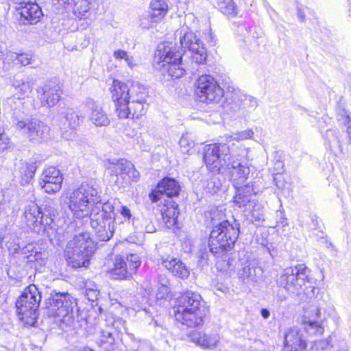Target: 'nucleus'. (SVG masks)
Returning a JSON list of instances; mask_svg holds the SVG:
<instances>
[{"label": "nucleus", "mask_w": 351, "mask_h": 351, "mask_svg": "<svg viewBox=\"0 0 351 351\" xmlns=\"http://www.w3.org/2000/svg\"><path fill=\"white\" fill-rule=\"evenodd\" d=\"M112 275L119 278H125L130 274L129 267H128L125 261L121 257H117L115 259L114 267L111 271Z\"/></svg>", "instance_id": "38"}, {"label": "nucleus", "mask_w": 351, "mask_h": 351, "mask_svg": "<svg viewBox=\"0 0 351 351\" xmlns=\"http://www.w3.org/2000/svg\"><path fill=\"white\" fill-rule=\"evenodd\" d=\"M261 313L264 319H267L270 315V313L267 308H263Z\"/></svg>", "instance_id": "61"}, {"label": "nucleus", "mask_w": 351, "mask_h": 351, "mask_svg": "<svg viewBox=\"0 0 351 351\" xmlns=\"http://www.w3.org/2000/svg\"><path fill=\"white\" fill-rule=\"evenodd\" d=\"M298 17L300 18V19L302 21H304V14L300 12V10H299L298 12Z\"/></svg>", "instance_id": "63"}, {"label": "nucleus", "mask_w": 351, "mask_h": 351, "mask_svg": "<svg viewBox=\"0 0 351 351\" xmlns=\"http://www.w3.org/2000/svg\"><path fill=\"white\" fill-rule=\"evenodd\" d=\"M158 282L163 287H166L167 284L168 283V280L166 278V277H160L158 279Z\"/></svg>", "instance_id": "62"}, {"label": "nucleus", "mask_w": 351, "mask_h": 351, "mask_svg": "<svg viewBox=\"0 0 351 351\" xmlns=\"http://www.w3.org/2000/svg\"><path fill=\"white\" fill-rule=\"evenodd\" d=\"M113 56L116 60H123L130 69H134L136 63L133 57L130 56L128 51L118 49L114 51Z\"/></svg>", "instance_id": "43"}, {"label": "nucleus", "mask_w": 351, "mask_h": 351, "mask_svg": "<svg viewBox=\"0 0 351 351\" xmlns=\"http://www.w3.org/2000/svg\"><path fill=\"white\" fill-rule=\"evenodd\" d=\"M242 266V268L239 270L238 276L243 283L252 285L260 279L262 270L260 267H256L254 263L246 261Z\"/></svg>", "instance_id": "27"}, {"label": "nucleus", "mask_w": 351, "mask_h": 351, "mask_svg": "<svg viewBox=\"0 0 351 351\" xmlns=\"http://www.w3.org/2000/svg\"><path fill=\"white\" fill-rule=\"evenodd\" d=\"M338 114L342 117V119L344 123H351L350 114L349 110L346 108L339 109L338 111Z\"/></svg>", "instance_id": "55"}, {"label": "nucleus", "mask_w": 351, "mask_h": 351, "mask_svg": "<svg viewBox=\"0 0 351 351\" xmlns=\"http://www.w3.org/2000/svg\"><path fill=\"white\" fill-rule=\"evenodd\" d=\"M23 219L27 226L38 234L45 232H48V228H51V223L53 222L51 217H46L44 219V216L40 212L39 206L34 202H32L25 206Z\"/></svg>", "instance_id": "13"}, {"label": "nucleus", "mask_w": 351, "mask_h": 351, "mask_svg": "<svg viewBox=\"0 0 351 351\" xmlns=\"http://www.w3.org/2000/svg\"><path fill=\"white\" fill-rule=\"evenodd\" d=\"M150 12L158 23H160L167 15L169 6L163 0H152L149 5Z\"/></svg>", "instance_id": "34"}, {"label": "nucleus", "mask_w": 351, "mask_h": 351, "mask_svg": "<svg viewBox=\"0 0 351 351\" xmlns=\"http://www.w3.org/2000/svg\"><path fill=\"white\" fill-rule=\"evenodd\" d=\"M138 24L141 28L149 29L156 27L158 23L153 18V16L149 13L140 16Z\"/></svg>", "instance_id": "44"}, {"label": "nucleus", "mask_w": 351, "mask_h": 351, "mask_svg": "<svg viewBox=\"0 0 351 351\" xmlns=\"http://www.w3.org/2000/svg\"><path fill=\"white\" fill-rule=\"evenodd\" d=\"M239 225L236 221L230 223L224 220L215 226L210 234V250L214 254H223L231 249L237 240Z\"/></svg>", "instance_id": "5"}, {"label": "nucleus", "mask_w": 351, "mask_h": 351, "mask_svg": "<svg viewBox=\"0 0 351 351\" xmlns=\"http://www.w3.org/2000/svg\"><path fill=\"white\" fill-rule=\"evenodd\" d=\"M234 144L214 143L205 147L204 160L207 168L213 172L219 173L224 170L228 157L234 149Z\"/></svg>", "instance_id": "11"}, {"label": "nucleus", "mask_w": 351, "mask_h": 351, "mask_svg": "<svg viewBox=\"0 0 351 351\" xmlns=\"http://www.w3.org/2000/svg\"><path fill=\"white\" fill-rule=\"evenodd\" d=\"M74 299L66 293H58L51 295L46 302L47 314L56 322L69 325L73 320Z\"/></svg>", "instance_id": "7"}, {"label": "nucleus", "mask_w": 351, "mask_h": 351, "mask_svg": "<svg viewBox=\"0 0 351 351\" xmlns=\"http://www.w3.org/2000/svg\"><path fill=\"white\" fill-rule=\"evenodd\" d=\"M12 86L14 88V95L8 99V104L12 106L15 99L21 101L26 98L33 89V83L27 76L16 75L14 77ZM21 104V101H19Z\"/></svg>", "instance_id": "20"}, {"label": "nucleus", "mask_w": 351, "mask_h": 351, "mask_svg": "<svg viewBox=\"0 0 351 351\" xmlns=\"http://www.w3.org/2000/svg\"><path fill=\"white\" fill-rule=\"evenodd\" d=\"M217 5L220 12L224 15L234 17L238 14L233 0H217Z\"/></svg>", "instance_id": "39"}, {"label": "nucleus", "mask_w": 351, "mask_h": 351, "mask_svg": "<svg viewBox=\"0 0 351 351\" xmlns=\"http://www.w3.org/2000/svg\"><path fill=\"white\" fill-rule=\"evenodd\" d=\"M38 93L41 104L48 108L56 105L62 94L60 85L53 81L47 82Z\"/></svg>", "instance_id": "18"}, {"label": "nucleus", "mask_w": 351, "mask_h": 351, "mask_svg": "<svg viewBox=\"0 0 351 351\" xmlns=\"http://www.w3.org/2000/svg\"><path fill=\"white\" fill-rule=\"evenodd\" d=\"M125 262L128 267H129L130 274L136 272L141 263L139 256L136 254H130L128 255Z\"/></svg>", "instance_id": "48"}, {"label": "nucleus", "mask_w": 351, "mask_h": 351, "mask_svg": "<svg viewBox=\"0 0 351 351\" xmlns=\"http://www.w3.org/2000/svg\"><path fill=\"white\" fill-rule=\"evenodd\" d=\"M12 123L18 132L35 143L46 138L49 132L47 125L35 119L13 117Z\"/></svg>", "instance_id": "12"}, {"label": "nucleus", "mask_w": 351, "mask_h": 351, "mask_svg": "<svg viewBox=\"0 0 351 351\" xmlns=\"http://www.w3.org/2000/svg\"><path fill=\"white\" fill-rule=\"evenodd\" d=\"M208 189H210V192L212 193H217V191L219 190V186H215L214 182L213 181H210L208 183Z\"/></svg>", "instance_id": "58"}, {"label": "nucleus", "mask_w": 351, "mask_h": 351, "mask_svg": "<svg viewBox=\"0 0 351 351\" xmlns=\"http://www.w3.org/2000/svg\"><path fill=\"white\" fill-rule=\"evenodd\" d=\"M63 123L61 127L63 138L69 140L75 137L74 130L79 126L80 119L75 112L69 110L63 113Z\"/></svg>", "instance_id": "26"}, {"label": "nucleus", "mask_w": 351, "mask_h": 351, "mask_svg": "<svg viewBox=\"0 0 351 351\" xmlns=\"http://www.w3.org/2000/svg\"><path fill=\"white\" fill-rule=\"evenodd\" d=\"M181 152L189 154L194 147L195 143L189 134L183 135L179 142Z\"/></svg>", "instance_id": "46"}, {"label": "nucleus", "mask_w": 351, "mask_h": 351, "mask_svg": "<svg viewBox=\"0 0 351 351\" xmlns=\"http://www.w3.org/2000/svg\"><path fill=\"white\" fill-rule=\"evenodd\" d=\"M344 125L346 127V133L348 134V137L351 141V123H344Z\"/></svg>", "instance_id": "60"}, {"label": "nucleus", "mask_w": 351, "mask_h": 351, "mask_svg": "<svg viewBox=\"0 0 351 351\" xmlns=\"http://www.w3.org/2000/svg\"><path fill=\"white\" fill-rule=\"evenodd\" d=\"M186 22L192 21L194 25H197L198 20L193 14H188L186 15Z\"/></svg>", "instance_id": "57"}, {"label": "nucleus", "mask_w": 351, "mask_h": 351, "mask_svg": "<svg viewBox=\"0 0 351 351\" xmlns=\"http://www.w3.org/2000/svg\"><path fill=\"white\" fill-rule=\"evenodd\" d=\"M88 106V119L90 123L96 127H107L110 121L103 107L94 101Z\"/></svg>", "instance_id": "29"}, {"label": "nucleus", "mask_w": 351, "mask_h": 351, "mask_svg": "<svg viewBox=\"0 0 351 351\" xmlns=\"http://www.w3.org/2000/svg\"><path fill=\"white\" fill-rule=\"evenodd\" d=\"M125 324L124 319L112 314H109L105 320V326L114 328L118 334L125 332L132 339H134V335L128 332Z\"/></svg>", "instance_id": "33"}, {"label": "nucleus", "mask_w": 351, "mask_h": 351, "mask_svg": "<svg viewBox=\"0 0 351 351\" xmlns=\"http://www.w3.org/2000/svg\"><path fill=\"white\" fill-rule=\"evenodd\" d=\"M60 5L66 10L72 12L78 19H86L89 15L90 9L88 0H58Z\"/></svg>", "instance_id": "25"}, {"label": "nucleus", "mask_w": 351, "mask_h": 351, "mask_svg": "<svg viewBox=\"0 0 351 351\" xmlns=\"http://www.w3.org/2000/svg\"><path fill=\"white\" fill-rule=\"evenodd\" d=\"M132 96L127 103L118 108L117 114L120 119H140L147 110L146 92L144 86L138 83L132 84Z\"/></svg>", "instance_id": "9"}, {"label": "nucleus", "mask_w": 351, "mask_h": 351, "mask_svg": "<svg viewBox=\"0 0 351 351\" xmlns=\"http://www.w3.org/2000/svg\"><path fill=\"white\" fill-rule=\"evenodd\" d=\"M121 214L125 221H130L132 217V213L130 209L124 205H121L120 208L117 210Z\"/></svg>", "instance_id": "51"}, {"label": "nucleus", "mask_w": 351, "mask_h": 351, "mask_svg": "<svg viewBox=\"0 0 351 351\" xmlns=\"http://www.w3.org/2000/svg\"><path fill=\"white\" fill-rule=\"evenodd\" d=\"M238 151L232 150L228 157L226 166L222 173L228 176L234 187L242 185L248 178L251 173V165L243 160L246 150L244 148L237 147Z\"/></svg>", "instance_id": "8"}, {"label": "nucleus", "mask_w": 351, "mask_h": 351, "mask_svg": "<svg viewBox=\"0 0 351 351\" xmlns=\"http://www.w3.org/2000/svg\"><path fill=\"white\" fill-rule=\"evenodd\" d=\"M161 212L162 219L168 228L177 225L179 215L177 204L171 202L166 208H162Z\"/></svg>", "instance_id": "35"}, {"label": "nucleus", "mask_w": 351, "mask_h": 351, "mask_svg": "<svg viewBox=\"0 0 351 351\" xmlns=\"http://www.w3.org/2000/svg\"><path fill=\"white\" fill-rule=\"evenodd\" d=\"M63 177L60 170L55 167L45 169L40 177L39 185L48 194H54L62 188Z\"/></svg>", "instance_id": "16"}, {"label": "nucleus", "mask_w": 351, "mask_h": 351, "mask_svg": "<svg viewBox=\"0 0 351 351\" xmlns=\"http://www.w3.org/2000/svg\"><path fill=\"white\" fill-rule=\"evenodd\" d=\"M96 249L89 232H81L71 240L64 250L68 264L73 267H87Z\"/></svg>", "instance_id": "4"}, {"label": "nucleus", "mask_w": 351, "mask_h": 351, "mask_svg": "<svg viewBox=\"0 0 351 351\" xmlns=\"http://www.w3.org/2000/svg\"><path fill=\"white\" fill-rule=\"evenodd\" d=\"M10 3L15 5V6H19L23 5L27 0H8Z\"/></svg>", "instance_id": "59"}, {"label": "nucleus", "mask_w": 351, "mask_h": 351, "mask_svg": "<svg viewBox=\"0 0 351 351\" xmlns=\"http://www.w3.org/2000/svg\"><path fill=\"white\" fill-rule=\"evenodd\" d=\"M75 219L89 217L90 226L100 241H108L114 232V207L120 204L113 199L101 203L97 186L82 183L66 194L64 201Z\"/></svg>", "instance_id": "1"}, {"label": "nucleus", "mask_w": 351, "mask_h": 351, "mask_svg": "<svg viewBox=\"0 0 351 351\" xmlns=\"http://www.w3.org/2000/svg\"><path fill=\"white\" fill-rule=\"evenodd\" d=\"M186 337L189 341L204 349L214 348L220 341V336L218 333L206 334L197 330L189 332Z\"/></svg>", "instance_id": "19"}, {"label": "nucleus", "mask_w": 351, "mask_h": 351, "mask_svg": "<svg viewBox=\"0 0 351 351\" xmlns=\"http://www.w3.org/2000/svg\"><path fill=\"white\" fill-rule=\"evenodd\" d=\"M12 147V143L9 137L4 132L3 130L0 128V152L10 149Z\"/></svg>", "instance_id": "49"}, {"label": "nucleus", "mask_w": 351, "mask_h": 351, "mask_svg": "<svg viewBox=\"0 0 351 351\" xmlns=\"http://www.w3.org/2000/svg\"><path fill=\"white\" fill-rule=\"evenodd\" d=\"M208 311L207 308H174V316L182 324L189 327H196L203 324Z\"/></svg>", "instance_id": "15"}, {"label": "nucleus", "mask_w": 351, "mask_h": 351, "mask_svg": "<svg viewBox=\"0 0 351 351\" xmlns=\"http://www.w3.org/2000/svg\"><path fill=\"white\" fill-rule=\"evenodd\" d=\"M174 308H207L201 295L197 293L188 291L182 294L177 300V304Z\"/></svg>", "instance_id": "30"}, {"label": "nucleus", "mask_w": 351, "mask_h": 351, "mask_svg": "<svg viewBox=\"0 0 351 351\" xmlns=\"http://www.w3.org/2000/svg\"><path fill=\"white\" fill-rule=\"evenodd\" d=\"M19 53L14 51H8L6 53L5 61L8 63H12L14 64H19Z\"/></svg>", "instance_id": "53"}, {"label": "nucleus", "mask_w": 351, "mask_h": 351, "mask_svg": "<svg viewBox=\"0 0 351 351\" xmlns=\"http://www.w3.org/2000/svg\"><path fill=\"white\" fill-rule=\"evenodd\" d=\"M132 85L128 84L117 80H114L110 87L112 98L115 103L116 111L120 108L132 96Z\"/></svg>", "instance_id": "23"}, {"label": "nucleus", "mask_w": 351, "mask_h": 351, "mask_svg": "<svg viewBox=\"0 0 351 351\" xmlns=\"http://www.w3.org/2000/svg\"><path fill=\"white\" fill-rule=\"evenodd\" d=\"M36 171V166L34 163L20 162L19 172L21 178V184H25L29 183L34 178Z\"/></svg>", "instance_id": "36"}, {"label": "nucleus", "mask_w": 351, "mask_h": 351, "mask_svg": "<svg viewBox=\"0 0 351 351\" xmlns=\"http://www.w3.org/2000/svg\"><path fill=\"white\" fill-rule=\"evenodd\" d=\"M32 56L27 53H19V64L26 66L32 62Z\"/></svg>", "instance_id": "52"}, {"label": "nucleus", "mask_w": 351, "mask_h": 351, "mask_svg": "<svg viewBox=\"0 0 351 351\" xmlns=\"http://www.w3.org/2000/svg\"><path fill=\"white\" fill-rule=\"evenodd\" d=\"M109 328H110L106 326V328H100L99 330L100 346L108 351H110L113 349L115 341L114 337L112 332L109 330Z\"/></svg>", "instance_id": "37"}, {"label": "nucleus", "mask_w": 351, "mask_h": 351, "mask_svg": "<svg viewBox=\"0 0 351 351\" xmlns=\"http://www.w3.org/2000/svg\"><path fill=\"white\" fill-rule=\"evenodd\" d=\"M17 12L24 20L30 24L36 23L43 16V12L37 3L31 1L25 2L23 5L15 6Z\"/></svg>", "instance_id": "28"}, {"label": "nucleus", "mask_w": 351, "mask_h": 351, "mask_svg": "<svg viewBox=\"0 0 351 351\" xmlns=\"http://www.w3.org/2000/svg\"><path fill=\"white\" fill-rule=\"evenodd\" d=\"M237 190L234 197V204L239 208H243V210L250 207L251 197L254 195L259 193L261 191L254 186L252 183H247L244 186L240 185L234 187ZM250 209V208H248Z\"/></svg>", "instance_id": "22"}, {"label": "nucleus", "mask_w": 351, "mask_h": 351, "mask_svg": "<svg viewBox=\"0 0 351 351\" xmlns=\"http://www.w3.org/2000/svg\"><path fill=\"white\" fill-rule=\"evenodd\" d=\"M108 169L112 176V180L117 184L120 183L121 179L136 181L139 176L134 165L125 159L109 161Z\"/></svg>", "instance_id": "14"}, {"label": "nucleus", "mask_w": 351, "mask_h": 351, "mask_svg": "<svg viewBox=\"0 0 351 351\" xmlns=\"http://www.w3.org/2000/svg\"><path fill=\"white\" fill-rule=\"evenodd\" d=\"M321 310L317 307H313L308 317H305L306 329L311 334L322 335L324 328L319 322Z\"/></svg>", "instance_id": "31"}, {"label": "nucleus", "mask_w": 351, "mask_h": 351, "mask_svg": "<svg viewBox=\"0 0 351 351\" xmlns=\"http://www.w3.org/2000/svg\"><path fill=\"white\" fill-rule=\"evenodd\" d=\"M40 300V292L34 285L27 287L19 298L16 302V312L24 324L32 326L36 324Z\"/></svg>", "instance_id": "6"}, {"label": "nucleus", "mask_w": 351, "mask_h": 351, "mask_svg": "<svg viewBox=\"0 0 351 351\" xmlns=\"http://www.w3.org/2000/svg\"><path fill=\"white\" fill-rule=\"evenodd\" d=\"M162 266L175 277L186 279L190 275V269L178 258L167 256L162 258Z\"/></svg>", "instance_id": "24"}, {"label": "nucleus", "mask_w": 351, "mask_h": 351, "mask_svg": "<svg viewBox=\"0 0 351 351\" xmlns=\"http://www.w3.org/2000/svg\"><path fill=\"white\" fill-rule=\"evenodd\" d=\"M195 94L201 102L217 104L224 95V90L210 75H200L195 83Z\"/></svg>", "instance_id": "10"}, {"label": "nucleus", "mask_w": 351, "mask_h": 351, "mask_svg": "<svg viewBox=\"0 0 351 351\" xmlns=\"http://www.w3.org/2000/svg\"><path fill=\"white\" fill-rule=\"evenodd\" d=\"M180 191L178 182L173 178H165L158 184L155 190L149 195L153 202L161 199L164 195L169 197L178 196Z\"/></svg>", "instance_id": "17"}, {"label": "nucleus", "mask_w": 351, "mask_h": 351, "mask_svg": "<svg viewBox=\"0 0 351 351\" xmlns=\"http://www.w3.org/2000/svg\"><path fill=\"white\" fill-rule=\"evenodd\" d=\"M6 246L10 253L19 254L21 253L27 262H34L37 260L39 254L36 251L33 250L32 244L27 245L22 250L20 249V245L16 241L14 240L12 242L7 241Z\"/></svg>", "instance_id": "32"}, {"label": "nucleus", "mask_w": 351, "mask_h": 351, "mask_svg": "<svg viewBox=\"0 0 351 351\" xmlns=\"http://www.w3.org/2000/svg\"><path fill=\"white\" fill-rule=\"evenodd\" d=\"M283 349L284 351H306V341L297 328H290L285 334Z\"/></svg>", "instance_id": "21"}, {"label": "nucleus", "mask_w": 351, "mask_h": 351, "mask_svg": "<svg viewBox=\"0 0 351 351\" xmlns=\"http://www.w3.org/2000/svg\"><path fill=\"white\" fill-rule=\"evenodd\" d=\"M315 347L317 349H321V350H326V349H328L329 348H331L332 345H331V339H330V337H328L327 339L316 341L315 342Z\"/></svg>", "instance_id": "54"}, {"label": "nucleus", "mask_w": 351, "mask_h": 351, "mask_svg": "<svg viewBox=\"0 0 351 351\" xmlns=\"http://www.w3.org/2000/svg\"><path fill=\"white\" fill-rule=\"evenodd\" d=\"M85 295L88 300L95 301L98 299L99 291L96 285L92 282H87L85 285Z\"/></svg>", "instance_id": "47"}, {"label": "nucleus", "mask_w": 351, "mask_h": 351, "mask_svg": "<svg viewBox=\"0 0 351 351\" xmlns=\"http://www.w3.org/2000/svg\"><path fill=\"white\" fill-rule=\"evenodd\" d=\"M310 274L311 270L305 265L299 264L283 269L277 282L290 293L311 296L314 294L315 287Z\"/></svg>", "instance_id": "3"}, {"label": "nucleus", "mask_w": 351, "mask_h": 351, "mask_svg": "<svg viewBox=\"0 0 351 351\" xmlns=\"http://www.w3.org/2000/svg\"><path fill=\"white\" fill-rule=\"evenodd\" d=\"M326 137L330 142L337 141V143H339L341 135L337 130H328L326 131Z\"/></svg>", "instance_id": "50"}, {"label": "nucleus", "mask_w": 351, "mask_h": 351, "mask_svg": "<svg viewBox=\"0 0 351 351\" xmlns=\"http://www.w3.org/2000/svg\"><path fill=\"white\" fill-rule=\"evenodd\" d=\"M179 42L181 51L176 50L173 46L159 45L155 53V66L162 75L166 73L172 78L178 79L184 75L185 69L182 66V51L189 50L191 52L193 61L203 64L207 58L206 49L196 35L192 31L184 28L179 32Z\"/></svg>", "instance_id": "2"}, {"label": "nucleus", "mask_w": 351, "mask_h": 351, "mask_svg": "<svg viewBox=\"0 0 351 351\" xmlns=\"http://www.w3.org/2000/svg\"><path fill=\"white\" fill-rule=\"evenodd\" d=\"M238 101H240L241 110L247 111L253 110L258 106L256 98L250 95H240Z\"/></svg>", "instance_id": "41"}, {"label": "nucleus", "mask_w": 351, "mask_h": 351, "mask_svg": "<svg viewBox=\"0 0 351 351\" xmlns=\"http://www.w3.org/2000/svg\"><path fill=\"white\" fill-rule=\"evenodd\" d=\"M152 287H147V288L146 289V291L147 292L148 294H150L152 293Z\"/></svg>", "instance_id": "64"}, {"label": "nucleus", "mask_w": 351, "mask_h": 351, "mask_svg": "<svg viewBox=\"0 0 351 351\" xmlns=\"http://www.w3.org/2000/svg\"><path fill=\"white\" fill-rule=\"evenodd\" d=\"M206 40L212 46L215 45L216 43H217L215 36L210 31H209V32L208 34V37L206 38Z\"/></svg>", "instance_id": "56"}, {"label": "nucleus", "mask_w": 351, "mask_h": 351, "mask_svg": "<svg viewBox=\"0 0 351 351\" xmlns=\"http://www.w3.org/2000/svg\"><path fill=\"white\" fill-rule=\"evenodd\" d=\"M264 208L260 204H255L251 210L252 221L260 225L265 220Z\"/></svg>", "instance_id": "45"}, {"label": "nucleus", "mask_w": 351, "mask_h": 351, "mask_svg": "<svg viewBox=\"0 0 351 351\" xmlns=\"http://www.w3.org/2000/svg\"><path fill=\"white\" fill-rule=\"evenodd\" d=\"M239 95L234 93L232 99H229L226 101L223 108L225 110L230 114L235 113L241 110L240 101H238Z\"/></svg>", "instance_id": "42"}, {"label": "nucleus", "mask_w": 351, "mask_h": 351, "mask_svg": "<svg viewBox=\"0 0 351 351\" xmlns=\"http://www.w3.org/2000/svg\"><path fill=\"white\" fill-rule=\"evenodd\" d=\"M254 132L251 129L232 133L226 136V143L230 145L233 141H240L247 139H252L254 136Z\"/></svg>", "instance_id": "40"}]
</instances>
